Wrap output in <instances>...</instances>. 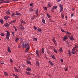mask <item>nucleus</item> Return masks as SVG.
Masks as SVG:
<instances>
[{"label":"nucleus","instance_id":"f257e3e1","mask_svg":"<svg viewBox=\"0 0 78 78\" xmlns=\"http://www.w3.org/2000/svg\"><path fill=\"white\" fill-rule=\"evenodd\" d=\"M22 46L23 48H27V47H28L29 44L28 43H24L22 44Z\"/></svg>","mask_w":78,"mask_h":78},{"label":"nucleus","instance_id":"f03ea898","mask_svg":"<svg viewBox=\"0 0 78 78\" xmlns=\"http://www.w3.org/2000/svg\"><path fill=\"white\" fill-rule=\"evenodd\" d=\"M9 36H10V33L8 31H7V34H6V37L7 39L9 40Z\"/></svg>","mask_w":78,"mask_h":78},{"label":"nucleus","instance_id":"7ed1b4c3","mask_svg":"<svg viewBox=\"0 0 78 78\" xmlns=\"http://www.w3.org/2000/svg\"><path fill=\"white\" fill-rule=\"evenodd\" d=\"M62 38L63 41H66L67 40V39H68V38L67 37V36H65V37H63Z\"/></svg>","mask_w":78,"mask_h":78},{"label":"nucleus","instance_id":"20e7f679","mask_svg":"<svg viewBox=\"0 0 78 78\" xmlns=\"http://www.w3.org/2000/svg\"><path fill=\"white\" fill-rule=\"evenodd\" d=\"M58 6H53L52 8L51 9V11H54L55 10V9H56L57 8Z\"/></svg>","mask_w":78,"mask_h":78},{"label":"nucleus","instance_id":"39448f33","mask_svg":"<svg viewBox=\"0 0 78 78\" xmlns=\"http://www.w3.org/2000/svg\"><path fill=\"white\" fill-rule=\"evenodd\" d=\"M30 46H28V47H27V48H26V50L25 51L26 52H28V50L30 49Z\"/></svg>","mask_w":78,"mask_h":78},{"label":"nucleus","instance_id":"423d86ee","mask_svg":"<svg viewBox=\"0 0 78 78\" xmlns=\"http://www.w3.org/2000/svg\"><path fill=\"white\" fill-rule=\"evenodd\" d=\"M69 37V39H70L71 41H74L73 36H71V37Z\"/></svg>","mask_w":78,"mask_h":78},{"label":"nucleus","instance_id":"0eeeda50","mask_svg":"<svg viewBox=\"0 0 78 78\" xmlns=\"http://www.w3.org/2000/svg\"><path fill=\"white\" fill-rule=\"evenodd\" d=\"M36 53L37 54V56L39 57L40 55L39 54V51H38L37 50H36Z\"/></svg>","mask_w":78,"mask_h":78},{"label":"nucleus","instance_id":"6e6552de","mask_svg":"<svg viewBox=\"0 0 78 78\" xmlns=\"http://www.w3.org/2000/svg\"><path fill=\"white\" fill-rule=\"evenodd\" d=\"M10 2V1L9 0H6L5 1L3 2L4 3H8Z\"/></svg>","mask_w":78,"mask_h":78},{"label":"nucleus","instance_id":"1a4fd4ad","mask_svg":"<svg viewBox=\"0 0 78 78\" xmlns=\"http://www.w3.org/2000/svg\"><path fill=\"white\" fill-rule=\"evenodd\" d=\"M12 76H14L15 78H19V76H18L17 75H16L15 74H13Z\"/></svg>","mask_w":78,"mask_h":78},{"label":"nucleus","instance_id":"9d476101","mask_svg":"<svg viewBox=\"0 0 78 78\" xmlns=\"http://www.w3.org/2000/svg\"><path fill=\"white\" fill-rule=\"evenodd\" d=\"M17 16H19V15H20V13H18L17 11L16 12V14H15Z\"/></svg>","mask_w":78,"mask_h":78},{"label":"nucleus","instance_id":"9b49d317","mask_svg":"<svg viewBox=\"0 0 78 78\" xmlns=\"http://www.w3.org/2000/svg\"><path fill=\"white\" fill-rule=\"evenodd\" d=\"M36 65L37 66H39V65H40V64L39 63V62L38 61H36Z\"/></svg>","mask_w":78,"mask_h":78},{"label":"nucleus","instance_id":"f8f14e48","mask_svg":"<svg viewBox=\"0 0 78 78\" xmlns=\"http://www.w3.org/2000/svg\"><path fill=\"white\" fill-rule=\"evenodd\" d=\"M9 16H5L4 17V19H5V20H7V19H8L9 18Z\"/></svg>","mask_w":78,"mask_h":78},{"label":"nucleus","instance_id":"ddd939ff","mask_svg":"<svg viewBox=\"0 0 78 78\" xmlns=\"http://www.w3.org/2000/svg\"><path fill=\"white\" fill-rule=\"evenodd\" d=\"M7 50L8 52H9V53H11V51L10 50V48L9 47H8Z\"/></svg>","mask_w":78,"mask_h":78},{"label":"nucleus","instance_id":"4468645a","mask_svg":"<svg viewBox=\"0 0 78 78\" xmlns=\"http://www.w3.org/2000/svg\"><path fill=\"white\" fill-rule=\"evenodd\" d=\"M27 70V71H31V69L30 68L28 67L26 69Z\"/></svg>","mask_w":78,"mask_h":78},{"label":"nucleus","instance_id":"2eb2a0df","mask_svg":"<svg viewBox=\"0 0 78 78\" xmlns=\"http://www.w3.org/2000/svg\"><path fill=\"white\" fill-rule=\"evenodd\" d=\"M42 20V22L44 23V24H45V20L44 19H43Z\"/></svg>","mask_w":78,"mask_h":78},{"label":"nucleus","instance_id":"dca6fc26","mask_svg":"<svg viewBox=\"0 0 78 78\" xmlns=\"http://www.w3.org/2000/svg\"><path fill=\"white\" fill-rule=\"evenodd\" d=\"M35 14H36L37 15H38V9H37L36 10Z\"/></svg>","mask_w":78,"mask_h":78},{"label":"nucleus","instance_id":"f3484780","mask_svg":"<svg viewBox=\"0 0 78 78\" xmlns=\"http://www.w3.org/2000/svg\"><path fill=\"white\" fill-rule=\"evenodd\" d=\"M26 62L27 63V64H31V62L28 61H27Z\"/></svg>","mask_w":78,"mask_h":78},{"label":"nucleus","instance_id":"a211bd4d","mask_svg":"<svg viewBox=\"0 0 78 78\" xmlns=\"http://www.w3.org/2000/svg\"><path fill=\"white\" fill-rule=\"evenodd\" d=\"M26 73L27 75H31V73L29 72H26Z\"/></svg>","mask_w":78,"mask_h":78},{"label":"nucleus","instance_id":"6ab92c4d","mask_svg":"<svg viewBox=\"0 0 78 78\" xmlns=\"http://www.w3.org/2000/svg\"><path fill=\"white\" fill-rule=\"evenodd\" d=\"M64 10V9H63V8H61L60 9V12H61L63 10Z\"/></svg>","mask_w":78,"mask_h":78},{"label":"nucleus","instance_id":"aec40b11","mask_svg":"<svg viewBox=\"0 0 78 78\" xmlns=\"http://www.w3.org/2000/svg\"><path fill=\"white\" fill-rule=\"evenodd\" d=\"M6 14H8V15H9V14H10V12H9V11H7V12H6Z\"/></svg>","mask_w":78,"mask_h":78},{"label":"nucleus","instance_id":"412c9836","mask_svg":"<svg viewBox=\"0 0 78 78\" xmlns=\"http://www.w3.org/2000/svg\"><path fill=\"white\" fill-rule=\"evenodd\" d=\"M44 48H42L41 51L42 53H44Z\"/></svg>","mask_w":78,"mask_h":78},{"label":"nucleus","instance_id":"4be33fe9","mask_svg":"<svg viewBox=\"0 0 78 78\" xmlns=\"http://www.w3.org/2000/svg\"><path fill=\"white\" fill-rule=\"evenodd\" d=\"M59 51L60 52H62V49L61 48L59 49Z\"/></svg>","mask_w":78,"mask_h":78},{"label":"nucleus","instance_id":"5701e85b","mask_svg":"<svg viewBox=\"0 0 78 78\" xmlns=\"http://www.w3.org/2000/svg\"><path fill=\"white\" fill-rule=\"evenodd\" d=\"M49 63H50V64L51 65V66H53V63L51 62V61H49Z\"/></svg>","mask_w":78,"mask_h":78},{"label":"nucleus","instance_id":"b1692460","mask_svg":"<svg viewBox=\"0 0 78 78\" xmlns=\"http://www.w3.org/2000/svg\"><path fill=\"white\" fill-rule=\"evenodd\" d=\"M71 53H72V54H73L74 55H75L76 52L75 51H72L71 52Z\"/></svg>","mask_w":78,"mask_h":78},{"label":"nucleus","instance_id":"393cba45","mask_svg":"<svg viewBox=\"0 0 78 78\" xmlns=\"http://www.w3.org/2000/svg\"><path fill=\"white\" fill-rule=\"evenodd\" d=\"M65 33H66V34H72L70 33L69 32H65Z\"/></svg>","mask_w":78,"mask_h":78},{"label":"nucleus","instance_id":"a878e982","mask_svg":"<svg viewBox=\"0 0 78 78\" xmlns=\"http://www.w3.org/2000/svg\"><path fill=\"white\" fill-rule=\"evenodd\" d=\"M19 38L17 37L16 38V39H15V41L16 42H17V41H19Z\"/></svg>","mask_w":78,"mask_h":78},{"label":"nucleus","instance_id":"bb28decb","mask_svg":"<svg viewBox=\"0 0 78 78\" xmlns=\"http://www.w3.org/2000/svg\"><path fill=\"white\" fill-rule=\"evenodd\" d=\"M4 73L5 75H6V76H8V74L7 73H6V72H5Z\"/></svg>","mask_w":78,"mask_h":78},{"label":"nucleus","instance_id":"cd10ccee","mask_svg":"<svg viewBox=\"0 0 78 78\" xmlns=\"http://www.w3.org/2000/svg\"><path fill=\"white\" fill-rule=\"evenodd\" d=\"M59 7H60V8H63V6H62V5L61 4H60L59 5Z\"/></svg>","mask_w":78,"mask_h":78},{"label":"nucleus","instance_id":"c85d7f7f","mask_svg":"<svg viewBox=\"0 0 78 78\" xmlns=\"http://www.w3.org/2000/svg\"><path fill=\"white\" fill-rule=\"evenodd\" d=\"M75 50H76V48H75V47H73V49H72V51H75Z\"/></svg>","mask_w":78,"mask_h":78},{"label":"nucleus","instance_id":"c756f323","mask_svg":"<svg viewBox=\"0 0 78 78\" xmlns=\"http://www.w3.org/2000/svg\"><path fill=\"white\" fill-rule=\"evenodd\" d=\"M5 26H9V23H7L6 24H5Z\"/></svg>","mask_w":78,"mask_h":78},{"label":"nucleus","instance_id":"7c9ffc66","mask_svg":"<svg viewBox=\"0 0 78 78\" xmlns=\"http://www.w3.org/2000/svg\"><path fill=\"white\" fill-rule=\"evenodd\" d=\"M52 41L54 42L55 44L56 43V41H55V39H53L52 40Z\"/></svg>","mask_w":78,"mask_h":78},{"label":"nucleus","instance_id":"2f4dec72","mask_svg":"<svg viewBox=\"0 0 78 78\" xmlns=\"http://www.w3.org/2000/svg\"><path fill=\"white\" fill-rule=\"evenodd\" d=\"M21 28V30H22V31H23V30H24V28H23V27L22 26Z\"/></svg>","mask_w":78,"mask_h":78},{"label":"nucleus","instance_id":"473e14b6","mask_svg":"<svg viewBox=\"0 0 78 78\" xmlns=\"http://www.w3.org/2000/svg\"><path fill=\"white\" fill-rule=\"evenodd\" d=\"M14 69H15V71H16V72H19V71H18V70H17V69L15 67L14 68Z\"/></svg>","mask_w":78,"mask_h":78},{"label":"nucleus","instance_id":"72a5a7b5","mask_svg":"<svg viewBox=\"0 0 78 78\" xmlns=\"http://www.w3.org/2000/svg\"><path fill=\"white\" fill-rule=\"evenodd\" d=\"M49 19H50V21L51 20V19H52V18H51V16H49Z\"/></svg>","mask_w":78,"mask_h":78},{"label":"nucleus","instance_id":"f704fd0d","mask_svg":"<svg viewBox=\"0 0 78 78\" xmlns=\"http://www.w3.org/2000/svg\"><path fill=\"white\" fill-rule=\"evenodd\" d=\"M34 40L35 41H37V38H33Z\"/></svg>","mask_w":78,"mask_h":78},{"label":"nucleus","instance_id":"c9c22d12","mask_svg":"<svg viewBox=\"0 0 78 78\" xmlns=\"http://www.w3.org/2000/svg\"><path fill=\"white\" fill-rule=\"evenodd\" d=\"M34 30H37V27H36L35 26H34Z\"/></svg>","mask_w":78,"mask_h":78},{"label":"nucleus","instance_id":"e433bc0d","mask_svg":"<svg viewBox=\"0 0 78 78\" xmlns=\"http://www.w3.org/2000/svg\"><path fill=\"white\" fill-rule=\"evenodd\" d=\"M64 70H65V71H67V70H68V69H67V68H66L64 69Z\"/></svg>","mask_w":78,"mask_h":78},{"label":"nucleus","instance_id":"4c0bfd02","mask_svg":"<svg viewBox=\"0 0 78 78\" xmlns=\"http://www.w3.org/2000/svg\"><path fill=\"white\" fill-rule=\"evenodd\" d=\"M1 23H3V20H0V21Z\"/></svg>","mask_w":78,"mask_h":78},{"label":"nucleus","instance_id":"58836bf2","mask_svg":"<svg viewBox=\"0 0 78 78\" xmlns=\"http://www.w3.org/2000/svg\"><path fill=\"white\" fill-rule=\"evenodd\" d=\"M37 30L38 31H39V32H41V31H42V30L41 29H38Z\"/></svg>","mask_w":78,"mask_h":78},{"label":"nucleus","instance_id":"ea45409f","mask_svg":"<svg viewBox=\"0 0 78 78\" xmlns=\"http://www.w3.org/2000/svg\"><path fill=\"white\" fill-rule=\"evenodd\" d=\"M0 35L1 36H3L5 35V34L3 33H2L0 34Z\"/></svg>","mask_w":78,"mask_h":78},{"label":"nucleus","instance_id":"a19ab883","mask_svg":"<svg viewBox=\"0 0 78 78\" xmlns=\"http://www.w3.org/2000/svg\"><path fill=\"white\" fill-rule=\"evenodd\" d=\"M52 58H53V59H55V56H54V55H52Z\"/></svg>","mask_w":78,"mask_h":78},{"label":"nucleus","instance_id":"79ce46f5","mask_svg":"<svg viewBox=\"0 0 78 78\" xmlns=\"http://www.w3.org/2000/svg\"><path fill=\"white\" fill-rule=\"evenodd\" d=\"M54 51L55 52V53H58V52L57 51H56V49H54Z\"/></svg>","mask_w":78,"mask_h":78},{"label":"nucleus","instance_id":"37998d69","mask_svg":"<svg viewBox=\"0 0 78 78\" xmlns=\"http://www.w3.org/2000/svg\"><path fill=\"white\" fill-rule=\"evenodd\" d=\"M15 15H16V14H15V13H13L12 14V16H15Z\"/></svg>","mask_w":78,"mask_h":78},{"label":"nucleus","instance_id":"c03bdc74","mask_svg":"<svg viewBox=\"0 0 78 78\" xmlns=\"http://www.w3.org/2000/svg\"><path fill=\"white\" fill-rule=\"evenodd\" d=\"M34 17H35V16H34L32 17L31 20H34Z\"/></svg>","mask_w":78,"mask_h":78},{"label":"nucleus","instance_id":"a18cd8bd","mask_svg":"<svg viewBox=\"0 0 78 78\" xmlns=\"http://www.w3.org/2000/svg\"><path fill=\"white\" fill-rule=\"evenodd\" d=\"M16 22V20H13V21H12V22L13 23H15V22Z\"/></svg>","mask_w":78,"mask_h":78},{"label":"nucleus","instance_id":"49530a36","mask_svg":"<svg viewBox=\"0 0 78 78\" xmlns=\"http://www.w3.org/2000/svg\"><path fill=\"white\" fill-rule=\"evenodd\" d=\"M61 31H62V32H64V30H63L62 29H61Z\"/></svg>","mask_w":78,"mask_h":78},{"label":"nucleus","instance_id":"de8ad7c7","mask_svg":"<svg viewBox=\"0 0 78 78\" xmlns=\"http://www.w3.org/2000/svg\"><path fill=\"white\" fill-rule=\"evenodd\" d=\"M10 61L11 62H13L12 60V59H10Z\"/></svg>","mask_w":78,"mask_h":78},{"label":"nucleus","instance_id":"09e8293b","mask_svg":"<svg viewBox=\"0 0 78 78\" xmlns=\"http://www.w3.org/2000/svg\"><path fill=\"white\" fill-rule=\"evenodd\" d=\"M33 3H31L30 5V6H33Z\"/></svg>","mask_w":78,"mask_h":78},{"label":"nucleus","instance_id":"8fccbe9b","mask_svg":"<svg viewBox=\"0 0 78 78\" xmlns=\"http://www.w3.org/2000/svg\"><path fill=\"white\" fill-rule=\"evenodd\" d=\"M44 10H47V8L45 7H44Z\"/></svg>","mask_w":78,"mask_h":78},{"label":"nucleus","instance_id":"3c124183","mask_svg":"<svg viewBox=\"0 0 78 78\" xmlns=\"http://www.w3.org/2000/svg\"><path fill=\"white\" fill-rule=\"evenodd\" d=\"M74 14V13H73L71 15V17H73V15Z\"/></svg>","mask_w":78,"mask_h":78},{"label":"nucleus","instance_id":"603ef678","mask_svg":"<svg viewBox=\"0 0 78 78\" xmlns=\"http://www.w3.org/2000/svg\"><path fill=\"white\" fill-rule=\"evenodd\" d=\"M11 23H13L12 21L9 22L10 24H11Z\"/></svg>","mask_w":78,"mask_h":78},{"label":"nucleus","instance_id":"864d4df0","mask_svg":"<svg viewBox=\"0 0 78 78\" xmlns=\"http://www.w3.org/2000/svg\"><path fill=\"white\" fill-rule=\"evenodd\" d=\"M21 23H24V21H23V20H22L21 22Z\"/></svg>","mask_w":78,"mask_h":78},{"label":"nucleus","instance_id":"5fc2aeb1","mask_svg":"<svg viewBox=\"0 0 78 78\" xmlns=\"http://www.w3.org/2000/svg\"><path fill=\"white\" fill-rule=\"evenodd\" d=\"M30 11H34V10H33V9H30Z\"/></svg>","mask_w":78,"mask_h":78},{"label":"nucleus","instance_id":"6e6d98bb","mask_svg":"<svg viewBox=\"0 0 78 78\" xmlns=\"http://www.w3.org/2000/svg\"><path fill=\"white\" fill-rule=\"evenodd\" d=\"M69 54H71V52H70V50H69Z\"/></svg>","mask_w":78,"mask_h":78},{"label":"nucleus","instance_id":"4d7b16f0","mask_svg":"<svg viewBox=\"0 0 78 78\" xmlns=\"http://www.w3.org/2000/svg\"><path fill=\"white\" fill-rule=\"evenodd\" d=\"M78 46L76 45L75 46V47H75V48H78Z\"/></svg>","mask_w":78,"mask_h":78},{"label":"nucleus","instance_id":"13d9d810","mask_svg":"<svg viewBox=\"0 0 78 78\" xmlns=\"http://www.w3.org/2000/svg\"><path fill=\"white\" fill-rule=\"evenodd\" d=\"M51 6H52V5H51L49 4V7L50 8V7H51Z\"/></svg>","mask_w":78,"mask_h":78},{"label":"nucleus","instance_id":"bf43d9fd","mask_svg":"<svg viewBox=\"0 0 78 78\" xmlns=\"http://www.w3.org/2000/svg\"><path fill=\"white\" fill-rule=\"evenodd\" d=\"M60 61H61V62H63V59H60Z\"/></svg>","mask_w":78,"mask_h":78},{"label":"nucleus","instance_id":"052dcab7","mask_svg":"<svg viewBox=\"0 0 78 78\" xmlns=\"http://www.w3.org/2000/svg\"><path fill=\"white\" fill-rule=\"evenodd\" d=\"M12 35L13 36H14V32H12Z\"/></svg>","mask_w":78,"mask_h":78},{"label":"nucleus","instance_id":"680f3d73","mask_svg":"<svg viewBox=\"0 0 78 78\" xmlns=\"http://www.w3.org/2000/svg\"><path fill=\"white\" fill-rule=\"evenodd\" d=\"M47 17H48V18H49V14H47Z\"/></svg>","mask_w":78,"mask_h":78},{"label":"nucleus","instance_id":"e2e57ef3","mask_svg":"<svg viewBox=\"0 0 78 78\" xmlns=\"http://www.w3.org/2000/svg\"><path fill=\"white\" fill-rule=\"evenodd\" d=\"M61 0H58V1H57V2H61Z\"/></svg>","mask_w":78,"mask_h":78},{"label":"nucleus","instance_id":"0e129e2a","mask_svg":"<svg viewBox=\"0 0 78 78\" xmlns=\"http://www.w3.org/2000/svg\"><path fill=\"white\" fill-rule=\"evenodd\" d=\"M19 0H13V2H16V1H18Z\"/></svg>","mask_w":78,"mask_h":78},{"label":"nucleus","instance_id":"69168bd1","mask_svg":"<svg viewBox=\"0 0 78 78\" xmlns=\"http://www.w3.org/2000/svg\"><path fill=\"white\" fill-rule=\"evenodd\" d=\"M39 53H40V55H41V54H42V52H41V51H40L39 52Z\"/></svg>","mask_w":78,"mask_h":78},{"label":"nucleus","instance_id":"338daca9","mask_svg":"<svg viewBox=\"0 0 78 78\" xmlns=\"http://www.w3.org/2000/svg\"><path fill=\"white\" fill-rule=\"evenodd\" d=\"M17 28H15V31H17Z\"/></svg>","mask_w":78,"mask_h":78},{"label":"nucleus","instance_id":"774afa93","mask_svg":"<svg viewBox=\"0 0 78 78\" xmlns=\"http://www.w3.org/2000/svg\"><path fill=\"white\" fill-rule=\"evenodd\" d=\"M3 3V2H2V1L0 2V4H1V3Z\"/></svg>","mask_w":78,"mask_h":78}]
</instances>
